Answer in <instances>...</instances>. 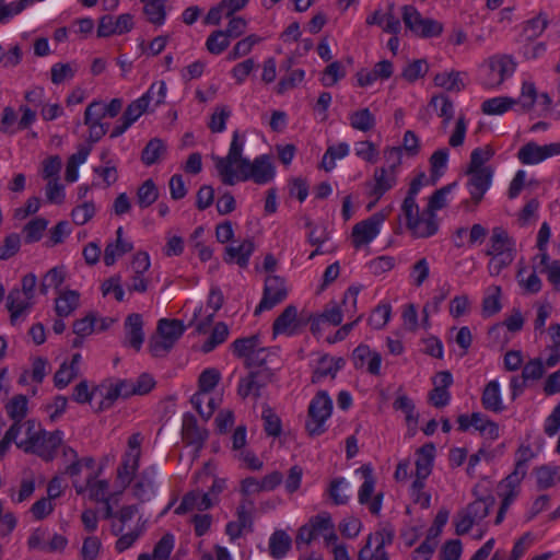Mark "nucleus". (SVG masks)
Instances as JSON below:
<instances>
[{
    "instance_id": "obj_13",
    "label": "nucleus",
    "mask_w": 560,
    "mask_h": 560,
    "mask_svg": "<svg viewBox=\"0 0 560 560\" xmlns=\"http://www.w3.org/2000/svg\"><path fill=\"white\" fill-rule=\"evenodd\" d=\"M301 325H303V320L298 316V308L294 305H288L273 322L272 332L275 336H292L296 334Z\"/></svg>"
},
{
    "instance_id": "obj_6",
    "label": "nucleus",
    "mask_w": 560,
    "mask_h": 560,
    "mask_svg": "<svg viewBox=\"0 0 560 560\" xmlns=\"http://www.w3.org/2000/svg\"><path fill=\"white\" fill-rule=\"evenodd\" d=\"M397 184V173L386 167H376L373 173V178L366 182L369 188V196L374 200L369 203L368 209H372L375 203Z\"/></svg>"
},
{
    "instance_id": "obj_8",
    "label": "nucleus",
    "mask_w": 560,
    "mask_h": 560,
    "mask_svg": "<svg viewBox=\"0 0 560 560\" xmlns=\"http://www.w3.org/2000/svg\"><path fill=\"white\" fill-rule=\"evenodd\" d=\"M288 291L284 280L278 276H270L265 281L264 295L254 314L258 315L265 310H271L287 298Z\"/></svg>"
},
{
    "instance_id": "obj_57",
    "label": "nucleus",
    "mask_w": 560,
    "mask_h": 560,
    "mask_svg": "<svg viewBox=\"0 0 560 560\" xmlns=\"http://www.w3.org/2000/svg\"><path fill=\"white\" fill-rule=\"evenodd\" d=\"M166 84L164 81H158L151 84L149 90L142 95L143 98L150 105L151 102H154V106H159L164 102L166 96Z\"/></svg>"
},
{
    "instance_id": "obj_19",
    "label": "nucleus",
    "mask_w": 560,
    "mask_h": 560,
    "mask_svg": "<svg viewBox=\"0 0 560 560\" xmlns=\"http://www.w3.org/2000/svg\"><path fill=\"white\" fill-rule=\"evenodd\" d=\"M126 342L136 351H139L144 340L143 322L140 314L133 313L125 320Z\"/></svg>"
},
{
    "instance_id": "obj_25",
    "label": "nucleus",
    "mask_w": 560,
    "mask_h": 560,
    "mask_svg": "<svg viewBox=\"0 0 560 560\" xmlns=\"http://www.w3.org/2000/svg\"><path fill=\"white\" fill-rule=\"evenodd\" d=\"M158 334L172 345L183 336L185 332V326L178 319L162 318L158 323Z\"/></svg>"
},
{
    "instance_id": "obj_28",
    "label": "nucleus",
    "mask_w": 560,
    "mask_h": 560,
    "mask_svg": "<svg viewBox=\"0 0 560 560\" xmlns=\"http://www.w3.org/2000/svg\"><path fill=\"white\" fill-rule=\"evenodd\" d=\"M292 545L291 537L281 529L276 530L269 539V552L275 559L283 558Z\"/></svg>"
},
{
    "instance_id": "obj_26",
    "label": "nucleus",
    "mask_w": 560,
    "mask_h": 560,
    "mask_svg": "<svg viewBox=\"0 0 560 560\" xmlns=\"http://www.w3.org/2000/svg\"><path fill=\"white\" fill-rule=\"evenodd\" d=\"M166 154V144L160 138L151 139L141 152V161L144 165L151 166L158 163Z\"/></svg>"
},
{
    "instance_id": "obj_44",
    "label": "nucleus",
    "mask_w": 560,
    "mask_h": 560,
    "mask_svg": "<svg viewBox=\"0 0 560 560\" xmlns=\"http://www.w3.org/2000/svg\"><path fill=\"white\" fill-rule=\"evenodd\" d=\"M143 11L152 24L162 25L164 23L166 16L164 0L148 1Z\"/></svg>"
},
{
    "instance_id": "obj_29",
    "label": "nucleus",
    "mask_w": 560,
    "mask_h": 560,
    "mask_svg": "<svg viewBox=\"0 0 560 560\" xmlns=\"http://www.w3.org/2000/svg\"><path fill=\"white\" fill-rule=\"evenodd\" d=\"M80 294L74 290H67L56 299L55 311L58 316L67 317L79 306Z\"/></svg>"
},
{
    "instance_id": "obj_54",
    "label": "nucleus",
    "mask_w": 560,
    "mask_h": 560,
    "mask_svg": "<svg viewBox=\"0 0 560 560\" xmlns=\"http://www.w3.org/2000/svg\"><path fill=\"white\" fill-rule=\"evenodd\" d=\"M345 75L346 71L342 65L339 61H334L326 67L322 78V83L325 86H332Z\"/></svg>"
},
{
    "instance_id": "obj_24",
    "label": "nucleus",
    "mask_w": 560,
    "mask_h": 560,
    "mask_svg": "<svg viewBox=\"0 0 560 560\" xmlns=\"http://www.w3.org/2000/svg\"><path fill=\"white\" fill-rule=\"evenodd\" d=\"M481 404L486 410L501 412L504 409L500 395V385L498 381H490L481 396Z\"/></svg>"
},
{
    "instance_id": "obj_49",
    "label": "nucleus",
    "mask_w": 560,
    "mask_h": 560,
    "mask_svg": "<svg viewBox=\"0 0 560 560\" xmlns=\"http://www.w3.org/2000/svg\"><path fill=\"white\" fill-rule=\"evenodd\" d=\"M230 116L231 110L226 105H218L208 124L209 129L217 133L223 132L225 130L226 120Z\"/></svg>"
},
{
    "instance_id": "obj_10",
    "label": "nucleus",
    "mask_w": 560,
    "mask_h": 560,
    "mask_svg": "<svg viewBox=\"0 0 560 560\" xmlns=\"http://www.w3.org/2000/svg\"><path fill=\"white\" fill-rule=\"evenodd\" d=\"M558 154H560V143L538 145L535 142H528L520 149L517 158L523 164H537Z\"/></svg>"
},
{
    "instance_id": "obj_12",
    "label": "nucleus",
    "mask_w": 560,
    "mask_h": 560,
    "mask_svg": "<svg viewBox=\"0 0 560 560\" xmlns=\"http://www.w3.org/2000/svg\"><path fill=\"white\" fill-rule=\"evenodd\" d=\"M132 26V16L128 13L120 14L116 20L112 15H104L100 19L97 36L108 37L114 34H124L129 32Z\"/></svg>"
},
{
    "instance_id": "obj_38",
    "label": "nucleus",
    "mask_w": 560,
    "mask_h": 560,
    "mask_svg": "<svg viewBox=\"0 0 560 560\" xmlns=\"http://www.w3.org/2000/svg\"><path fill=\"white\" fill-rule=\"evenodd\" d=\"M229 332V327L225 323H217L212 329L211 335L201 347L202 352L209 353L214 350L219 345L226 340Z\"/></svg>"
},
{
    "instance_id": "obj_7",
    "label": "nucleus",
    "mask_w": 560,
    "mask_h": 560,
    "mask_svg": "<svg viewBox=\"0 0 560 560\" xmlns=\"http://www.w3.org/2000/svg\"><path fill=\"white\" fill-rule=\"evenodd\" d=\"M384 220L385 215L381 212H376L370 218L354 224L351 233L353 246L358 249L370 244L378 235L380 226Z\"/></svg>"
},
{
    "instance_id": "obj_55",
    "label": "nucleus",
    "mask_w": 560,
    "mask_h": 560,
    "mask_svg": "<svg viewBox=\"0 0 560 560\" xmlns=\"http://www.w3.org/2000/svg\"><path fill=\"white\" fill-rule=\"evenodd\" d=\"M105 389V393H102L103 399L101 400L98 407L96 408V412H101L112 408L115 401L118 398H121L119 389L116 387L114 383H110L108 386L101 385L100 390Z\"/></svg>"
},
{
    "instance_id": "obj_41",
    "label": "nucleus",
    "mask_w": 560,
    "mask_h": 560,
    "mask_svg": "<svg viewBox=\"0 0 560 560\" xmlns=\"http://www.w3.org/2000/svg\"><path fill=\"white\" fill-rule=\"evenodd\" d=\"M494 504V498L489 495L483 499H478L467 505L465 509L468 515H470L476 522L483 520L488 514L492 505Z\"/></svg>"
},
{
    "instance_id": "obj_52",
    "label": "nucleus",
    "mask_w": 560,
    "mask_h": 560,
    "mask_svg": "<svg viewBox=\"0 0 560 560\" xmlns=\"http://www.w3.org/2000/svg\"><path fill=\"white\" fill-rule=\"evenodd\" d=\"M261 418L264 420L265 432L269 436H279L282 431L280 418L272 411L271 408L267 407L264 409Z\"/></svg>"
},
{
    "instance_id": "obj_45",
    "label": "nucleus",
    "mask_w": 560,
    "mask_h": 560,
    "mask_svg": "<svg viewBox=\"0 0 560 560\" xmlns=\"http://www.w3.org/2000/svg\"><path fill=\"white\" fill-rule=\"evenodd\" d=\"M393 407L396 410H401L402 412H405L407 424L409 427H412L413 429L416 428L419 416L418 413L415 412V404L409 397H407L406 395L398 396L395 399Z\"/></svg>"
},
{
    "instance_id": "obj_14",
    "label": "nucleus",
    "mask_w": 560,
    "mask_h": 560,
    "mask_svg": "<svg viewBox=\"0 0 560 560\" xmlns=\"http://www.w3.org/2000/svg\"><path fill=\"white\" fill-rule=\"evenodd\" d=\"M270 373H268L266 370L250 372L246 377L240 381L237 394L242 398H246L252 394L255 397H259L260 390L270 381Z\"/></svg>"
},
{
    "instance_id": "obj_18",
    "label": "nucleus",
    "mask_w": 560,
    "mask_h": 560,
    "mask_svg": "<svg viewBox=\"0 0 560 560\" xmlns=\"http://www.w3.org/2000/svg\"><path fill=\"white\" fill-rule=\"evenodd\" d=\"M213 505V500L210 493H201L200 491H190L186 493L176 508L175 513L178 515L185 514L192 510L205 511Z\"/></svg>"
},
{
    "instance_id": "obj_56",
    "label": "nucleus",
    "mask_w": 560,
    "mask_h": 560,
    "mask_svg": "<svg viewBox=\"0 0 560 560\" xmlns=\"http://www.w3.org/2000/svg\"><path fill=\"white\" fill-rule=\"evenodd\" d=\"M220 372L217 369H206L199 376V389L203 393H210L220 381Z\"/></svg>"
},
{
    "instance_id": "obj_22",
    "label": "nucleus",
    "mask_w": 560,
    "mask_h": 560,
    "mask_svg": "<svg viewBox=\"0 0 560 560\" xmlns=\"http://www.w3.org/2000/svg\"><path fill=\"white\" fill-rule=\"evenodd\" d=\"M255 249L253 241L245 240L238 245H231L225 248L224 260L229 264L236 262L240 267L245 268L248 265L250 255Z\"/></svg>"
},
{
    "instance_id": "obj_39",
    "label": "nucleus",
    "mask_w": 560,
    "mask_h": 560,
    "mask_svg": "<svg viewBox=\"0 0 560 560\" xmlns=\"http://www.w3.org/2000/svg\"><path fill=\"white\" fill-rule=\"evenodd\" d=\"M436 86L443 88L447 91L459 92L464 89V83L459 72H442L438 73L434 79Z\"/></svg>"
},
{
    "instance_id": "obj_62",
    "label": "nucleus",
    "mask_w": 560,
    "mask_h": 560,
    "mask_svg": "<svg viewBox=\"0 0 560 560\" xmlns=\"http://www.w3.org/2000/svg\"><path fill=\"white\" fill-rule=\"evenodd\" d=\"M174 548V536L165 534L154 546L153 558L156 560H166Z\"/></svg>"
},
{
    "instance_id": "obj_60",
    "label": "nucleus",
    "mask_w": 560,
    "mask_h": 560,
    "mask_svg": "<svg viewBox=\"0 0 560 560\" xmlns=\"http://www.w3.org/2000/svg\"><path fill=\"white\" fill-rule=\"evenodd\" d=\"M545 374V366L540 358L528 361L522 371V378L526 381H536Z\"/></svg>"
},
{
    "instance_id": "obj_16",
    "label": "nucleus",
    "mask_w": 560,
    "mask_h": 560,
    "mask_svg": "<svg viewBox=\"0 0 560 560\" xmlns=\"http://www.w3.org/2000/svg\"><path fill=\"white\" fill-rule=\"evenodd\" d=\"M515 65L508 56L492 57L489 60V79L487 84L489 86L500 85L504 79L511 75L514 71Z\"/></svg>"
},
{
    "instance_id": "obj_35",
    "label": "nucleus",
    "mask_w": 560,
    "mask_h": 560,
    "mask_svg": "<svg viewBox=\"0 0 560 560\" xmlns=\"http://www.w3.org/2000/svg\"><path fill=\"white\" fill-rule=\"evenodd\" d=\"M132 248V243L128 241L108 243L104 250V264L106 266H113L118 257L131 252Z\"/></svg>"
},
{
    "instance_id": "obj_47",
    "label": "nucleus",
    "mask_w": 560,
    "mask_h": 560,
    "mask_svg": "<svg viewBox=\"0 0 560 560\" xmlns=\"http://www.w3.org/2000/svg\"><path fill=\"white\" fill-rule=\"evenodd\" d=\"M47 225L48 221L44 218H36L31 220L24 226L25 243L32 244L38 242L42 238L43 232L46 230Z\"/></svg>"
},
{
    "instance_id": "obj_1",
    "label": "nucleus",
    "mask_w": 560,
    "mask_h": 560,
    "mask_svg": "<svg viewBox=\"0 0 560 560\" xmlns=\"http://www.w3.org/2000/svg\"><path fill=\"white\" fill-rule=\"evenodd\" d=\"M244 141L238 131H234L226 156H213L215 170L224 185L233 186L238 182L253 180L265 185L275 178L276 171L271 156L262 154L249 161L243 156Z\"/></svg>"
},
{
    "instance_id": "obj_46",
    "label": "nucleus",
    "mask_w": 560,
    "mask_h": 560,
    "mask_svg": "<svg viewBox=\"0 0 560 560\" xmlns=\"http://www.w3.org/2000/svg\"><path fill=\"white\" fill-rule=\"evenodd\" d=\"M86 488H89L91 500L103 502L109 499L106 497L109 488L108 481L95 480L93 472H91L86 479Z\"/></svg>"
},
{
    "instance_id": "obj_42",
    "label": "nucleus",
    "mask_w": 560,
    "mask_h": 560,
    "mask_svg": "<svg viewBox=\"0 0 560 560\" xmlns=\"http://www.w3.org/2000/svg\"><path fill=\"white\" fill-rule=\"evenodd\" d=\"M65 276L66 272L62 266H57L48 270L39 284L40 293L47 294L50 288L58 289L62 284Z\"/></svg>"
},
{
    "instance_id": "obj_50",
    "label": "nucleus",
    "mask_w": 560,
    "mask_h": 560,
    "mask_svg": "<svg viewBox=\"0 0 560 560\" xmlns=\"http://www.w3.org/2000/svg\"><path fill=\"white\" fill-rule=\"evenodd\" d=\"M149 104L142 96L138 100L131 102L124 114L121 115V119L127 121L129 125H132L138 118L148 110Z\"/></svg>"
},
{
    "instance_id": "obj_37",
    "label": "nucleus",
    "mask_w": 560,
    "mask_h": 560,
    "mask_svg": "<svg viewBox=\"0 0 560 560\" xmlns=\"http://www.w3.org/2000/svg\"><path fill=\"white\" fill-rule=\"evenodd\" d=\"M27 397L25 395H15L5 405L8 416L13 421H22L27 415Z\"/></svg>"
},
{
    "instance_id": "obj_31",
    "label": "nucleus",
    "mask_w": 560,
    "mask_h": 560,
    "mask_svg": "<svg viewBox=\"0 0 560 560\" xmlns=\"http://www.w3.org/2000/svg\"><path fill=\"white\" fill-rule=\"evenodd\" d=\"M350 126L359 131L368 132L374 129L376 125L375 116L369 108H361L349 115Z\"/></svg>"
},
{
    "instance_id": "obj_48",
    "label": "nucleus",
    "mask_w": 560,
    "mask_h": 560,
    "mask_svg": "<svg viewBox=\"0 0 560 560\" xmlns=\"http://www.w3.org/2000/svg\"><path fill=\"white\" fill-rule=\"evenodd\" d=\"M429 65L424 59H417L408 63L401 72V77L408 82H415L425 75Z\"/></svg>"
},
{
    "instance_id": "obj_4",
    "label": "nucleus",
    "mask_w": 560,
    "mask_h": 560,
    "mask_svg": "<svg viewBox=\"0 0 560 560\" xmlns=\"http://www.w3.org/2000/svg\"><path fill=\"white\" fill-rule=\"evenodd\" d=\"M402 21L405 26L419 37H436L443 32L442 23L433 19L423 18L412 5L402 7Z\"/></svg>"
},
{
    "instance_id": "obj_33",
    "label": "nucleus",
    "mask_w": 560,
    "mask_h": 560,
    "mask_svg": "<svg viewBox=\"0 0 560 560\" xmlns=\"http://www.w3.org/2000/svg\"><path fill=\"white\" fill-rule=\"evenodd\" d=\"M259 336L253 335L234 340L231 345V348L235 357L247 359L250 353L259 347Z\"/></svg>"
},
{
    "instance_id": "obj_59",
    "label": "nucleus",
    "mask_w": 560,
    "mask_h": 560,
    "mask_svg": "<svg viewBox=\"0 0 560 560\" xmlns=\"http://www.w3.org/2000/svg\"><path fill=\"white\" fill-rule=\"evenodd\" d=\"M430 105L435 108L440 106L439 116L444 118V125H447L454 115V105L453 102L445 95L434 96L432 97Z\"/></svg>"
},
{
    "instance_id": "obj_64",
    "label": "nucleus",
    "mask_w": 560,
    "mask_h": 560,
    "mask_svg": "<svg viewBox=\"0 0 560 560\" xmlns=\"http://www.w3.org/2000/svg\"><path fill=\"white\" fill-rule=\"evenodd\" d=\"M311 527L314 529L315 537L324 535L328 530L334 529V524L329 513L323 512L310 520Z\"/></svg>"
},
{
    "instance_id": "obj_43",
    "label": "nucleus",
    "mask_w": 560,
    "mask_h": 560,
    "mask_svg": "<svg viewBox=\"0 0 560 560\" xmlns=\"http://www.w3.org/2000/svg\"><path fill=\"white\" fill-rule=\"evenodd\" d=\"M230 46V37L222 31H213L206 40L207 50L212 55L222 54Z\"/></svg>"
},
{
    "instance_id": "obj_5",
    "label": "nucleus",
    "mask_w": 560,
    "mask_h": 560,
    "mask_svg": "<svg viewBox=\"0 0 560 560\" xmlns=\"http://www.w3.org/2000/svg\"><path fill=\"white\" fill-rule=\"evenodd\" d=\"M394 536V529L390 527L370 534L365 545L359 551L358 560H389L385 546L392 545Z\"/></svg>"
},
{
    "instance_id": "obj_15",
    "label": "nucleus",
    "mask_w": 560,
    "mask_h": 560,
    "mask_svg": "<svg viewBox=\"0 0 560 560\" xmlns=\"http://www.w3.org/2000/svg\"><path fill=\"white\" fill-rule=\"evenodd\" d=\"M515 254V241L501 226L492 229L486 255Z\"/></svg>"
},
{
    "instance_id": "obj_40",
    "label": "nucleus",
    "mask_w": 560,
    "mask_h": 560,
    "mask_svg": "<svg viewBox=\"0 0 560 560\" xmlns=\"http://www.w3.org/2000/svg\"><path fill=\"white\" fill-rule=\"evenodd\" d=\"M501 288L492 285L487 290V294L482 300V314L485 316H492L501 310Z\"/></svg>"
},
{
    "instance_id": "obj_53",
    "label": "nucleus",
    "mask_w": 560,
    "mask_h": 560,
    "mask_svg": "<svg viewBox=\"0 0 560 560\" xmlns=\"http://www.w3.org/2000/svg\"><path fill=\"white\" fill-rule=\"evenodd\" d=\"M95 214V206L92 201H85L82 205L75 207L72 212V221L77 225H83L89 222Z\"/></svg>"
},
{
    "instance_id": "obj_61",
    "label": "nucleus",
    "mask_w": 560,
    "mask_h": 560,
    "mask_svg": "<svg viewBox=\"0 0 560 560\" xmlns=\"http://www.w3.org/2000/svg\"><path fill=\"white\" fill-rule=\"evenodd\" d=\"M105 117L103 110V102L93 101L88 105L84 112V124L85 125H100L103 124L102 119Z\"/></svg>"
},
{
    "instance_id": "obj_30",
    "label": "nucleus",
    "mask_w": 560,
    "mask_h": 560,
    "mask_svg": "<svg viewBox=\"0 0 560 560\" xmlns=\"http://www.w3.org/2000/svg\"><path fill=\"white\" fill-rule=\"evenodd\" d=\"M23 293L19 289H13L7 296V308L11 313L10 319L14 324L19 316L31 307L30 300L22 299Z\"/></svg>"
},
{
    "instance_id": "obj_9",
    "label": "nucleus",
    "mask_w": 560,
    "mask_h": 560,
    "mask_svg": "<svg viewBox=\"0 0 560 560\" xmlns=\"http://www.w3.org/2000/svg\"><path fill=\"white\" fill-rule=\"evenodd\" d=\"M364 478V482L362 483L358 499L361 504H369V510L372 514L378 515L382 509L383 493H377L373 500H371V495L374 492L375 488V479L373 476V468L371 465H363L358 469Z\"/></svg>"
},
{
    "instance_id": "obj_34",
    "label": "nucleus",
    "mask_w": 560,
    "mask_h": 560,
    "mask_svg": "<svg viewBox=\"0 0 560 560\" xmlns=\"http://www.w3.org/2000/svg\"><path fill=\"white\" fill-rule=\"evenodd\" d=\"M514 104H516V101L511 97H493L485 101L481 109L487 115H501L508 112Z\"/></svg>"
},
{
    "instance_id": "obj_21",
    "label": "nucleus",
    "mask_w": 560,
    "mask_h": 560,
    "mask_svg": "<svg viewBox=\"0 0 560 560\" xmlns=\"http://www.w3.org/2000/svg\"><path fill=\"white\" fill-rule=\"evenodd\" d=\"M155 476L156 468L154 466H150L140 472L132 488L133 495L137 499L141 501L150 499V495L154 492Z\"/></svg>"
},
{
    "instance_id": "obj_36",
    "label": "nucleus",
    "mask_w": 560,
    "mask_h": 560,
    "mask_svg": "<svg viewBox=\"0 0 560 560\" xmlns=\"http://www.w3.org/2000/svg\"><path fill=\"white\" fill-rule=\"evenodd\" d=\"M159 198V189L152 179H147L137 190V202L141 208H148Z\"/></svg>"
},
{
    "instance_id": "obj_23",
    "label": "nucleus",
    "mask_w": 560,
    "mask_h": 560,
    "mask_svg": "<svg viewBox=\"0 0 560 560\" xmlns=\"http://www.w3.org/2000/svg\"><path fill=\"white\" fill-rule=\"evenodd\" d=\"M435 446L433 443H427L417 451L416 476L428 478L431 474Z\"/></svg>"
},
{
    "instance_id": "obj_63",
    "label": "nucleus",
    "mask_w": 560,
    "mask_h": 560,
    "mask_svg": "<svg viewBox=\"0 0 560 560\" xmlns=\"http://www.w3.org/2000/svg\"><path fill=\"white\" fill-rule=\"evenodd\" d=\"M494 151L490 147L477 148L470 154V163L468 170H483V164L489 161Z\"/></svg>"
},
{
    "instance_id": "obj_20",
    "label": "nucleus",
    "mask_w": 560,
    "mask_h": 560,
    "mask_svg": "<svg viewBox=\"0 0 560 560\" xmlns=\"http://www.w3.org/2000/svg\"><path fill=\"white\" fill-rule=\"evenodd\" d=\"M415 237H430L439 230L436 214H431L423 210L422 213L407 226Z\"/></svg>"
},
{
    "instance_id": "obj_32",
    "label": "nucleus",
    "mask_w": 560,
    "mask_h": 560,
    "mask_svg": "<svg viewBox=\"0 0 560 560\" xmlns=\"http://www.w3.org/2000/svg\"><path fill=\"white\" fill-rule=\"evenodd\" d=\"M537 487L545 490L560 481V466H540L535 469Z\"/></svg>"
},
{
    "instance_id": "obj_27",
    "label": "nucleus",
    "mask_w": 560,
    "mask_h": 560,
    "mask_svg": "<svg viewBox=\"0 0 560 560\" xmlns=\"http://www.w3.org/2000/svg\"><path fill=\"white\" fill-rule=\"evenodd\" d=\"M139 462L140 458L133 455H124L122 462L117 469V481L120 483L121 489H126L132 481L139 468Z\"/></svg>"
},
{
    "instance_id": "obj_58",
    "label": "nucleus",
    "mask_w": 560,
    "mask_h": 560,
    "mask_svg": "<svg viewBox=\"0 0 560 560\" xmlns=\"http://www.w3.org/2000/svg\"><path fill=\"white\" fill-rule=\"evenodd\" d=\"M21 246L20 235L16 233L9 234L4 241L3 245L0 248V259L8 260L13 257L19 250Z\"/></svg>"
},
{
    "instance_id": "obj_51",
    "label": "nucleus",
    "mask_w": 560,
    "mask_h": 560,
    "mask_svg": "<svg viewBox=\"0 0 560 560\" xmlns=\"http://www.w3.org/2000/svg\"><path fill=\"white\" fill-rule=\"evenodd\" d=\"M456 184H448L433 192V195L429 199V203L427 207V211L431 214H435V211L441 210L446 206V195L452 191Z\"/></svg>"
},
{
    "instance_id": "obj_11",
    "label": "nucleus",
    "mask_w": 560,
    "mask_h": 560,
    "mask_svg": "<svg viewBox=\"0 0 560 560\" xmlns=\"http://www.w3.org/2000/svg\"><path fill=\"white\" fill-rule=\"evenodd\" d=\"M467 174L470 176L467 185L471 199L475 205H478L491 185L493 172L491 167H483V170H468Z\"/></svg>"
},
{
    "instance_id": "obj_17",
    "label": "nucleus",
    "mask_w": 560,
    "mask_h": 560,
    "mask_svg": "<svg viewBox=\"0 0 560 560\" xmlns=\"http://www.w3.org/2000/svg\"><path fill=\"white\" fill-rule=\"evenodd\" d=\"M183 439L186 443L195 445L200 450L208 438V432L198 425L197 419L192 415H185L182 429Z\"/></svg>"
},
{
    "instance_id": "obj_2",
    "label": "nucleus",
    "mask_w": 560,
    "mask_h": 560,
    "mask_svg": "<svg viewBox=\"0 0 560 560\" xmlns=\"http://www.w3.org/2000/svg\"><path fill=\"white\" fill-rule=\"evenodd\" d=\"M332 411V400L325 390L318 392L311 400L307 409L305 429L311 436L320 435L326 431L325 422Z\"/></svg>"
},
{
    "instance_id": "obj_3",
    "label": "nucleus",
    "mask_w": 560,
    "mask_h": 560,
    "mask_svg": "<svg viewBox=\"0 0 560 560\" xmlns=\"http://www.w3.org/2000/svg\"><path fill=\"white\" fill-rule=\"evenodd\" d=\"M61 441L62 438L60 431H42L38 436L25 439L20 443H16V446L23 450L25 453L36 454L44 460L50 462L55 458L56 451L60 446Z\"/></svg>"
}]
</instances>
